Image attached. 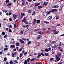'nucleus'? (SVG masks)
I'll return each mask as SVG.
<instances>
[{"instance_id": "obj_37", "label": "nucleus", "mask_w": 64, "mask_h": 64, "mask_svg": "<svg viewBox=\"0 0 64 64\" xmlns=\"http://www.w3.org/2000/svg\"><path fill=\"white\" fill-rule=\"evenodd\" d=\"M2 33L3 35H5V32H2Z\"/></svg>"}, {"instance_id": "obj_59", "label": "nucleus", "mask_w": 64, "mask_h": 64, "mask_svg": "<svg viewBox=\"0 0 64 64\" xmlns=\"http://www.w3.org/2000/svg\"><path fill=\"white\" fill-rule=\"evenodd\" d=\"M16 59L17 60H19V59H20V58H19V57H18L16 58Z\"/></svg>"}, {"instance_id": "obj_9", "label": "nucleus", "mask_w": 64, "mask_h": 64, "mask_svg": "<svg viewBox=\"0 0 64 64\" xmlns=\"http://www.w3.org/2000/svg\"><path fill=\"white\" fill-rule=\"evenodd\" d=\"M36 19H34V20L33 21V23L34 25H35L36 24Z\"/></svg>"}, {"instance_id": "obj_32", "label": "nucleus", "mask_w": 64, "mask_h": 64, "mask_svg": "<svg viewBox=\"0 0 64 64\" xmlns=\"http://www.w3.org/2000/svg\"><path fill=\"white\" fill-rule=\"evenodd\" d=\"M44 23H46V24H49V22L46 21H44Z\"/></svg>"}, {"instance_id": "obj_46", "label": "nucleus", "mask_w": 64, "mask_h": 64, "mask_svg": "<svg viewBox=\"0 0 64 64\" xmlns=\"http://www.w3.org/2000/svg\"><path fill=\"white\" fill-rule=\"evenodd\" d=\"M61 44H62V42H60L59 44V46H60V47L61 46Z\"/></svg>"}, {"instance_id": "obj_42", "label": "nucleus", "mask_w": 64, "mask_h": 64, "mask_svg": "<svg viewBox=\"0 0 64 64\" xmlns=\"http://www.w3.org/2000/svg\"><path fill=\"white\" fill-rule=\"evenodd\" d=\"M31 42L29 41H28V45H29V44H31Z\"/></svg>"}, {"instance_id": "obj_7", "label": "nucleus", "mask_w": 64, "mask_h": 64, "mask_svg": "<svg viewBox=\"0 0 64 64\" xmlns=\"http://www.w3.org/2000/svg\"><path fill=\"white\" fill-rule=\"evenodd\" d=\"M52 12H57L58 11V10L56 9H53L52 10Z\"/></svg>"}, {"instance_id": "obj_36", "label": "nucleus", "mask_w": 64, "mask_h": 64, "mask_svg": "<svg viewBox=\"0 0 64 64\" xmlns=\"http://www.w3.org/2000/svg\"><path fill=\"white\" fill-rule=\"evenodd\" d=\"M24 23L26 24H29V23L26 21H25V22H24Z\"/></svg>"}, {"instance_id": "obj_22", "label": "nucleus", "mask_w": 64, "mask_h": 64, "mask_svg": "<svg viewBox=\"0 0 64 64\" xmlns=\"http://www.w3.org/2000/svg\"><path fill=\"white\" fill-rule=\"evenodd\" d=\"M27 12L29 13H31L32 12V10H28Z\"/></svg>"}, {"instance_id": "obj_6", "label": "nucleus", "mask_w": 64, "mask_h": 64, "mask_svg": "<svg viewBox=\"0 0 64 64\" xmlns=\"http://www.w3.org/2000/svg\"><path fill=\"white\" fill-rule=\"evenodd\" d=\"M56 60L57 61H59V60H60V58L58 57V56H57V55H56Z\"/></svg>"}, {"instance_id": "obj_16", "label": "nucleus", "mask_w": 64, "mask_h": 64, "mask_svg": "<svg viewBox=\"0 0 64 64\" xmlns=\"http://www.w3.org/2000/svg\"><path fill=\"white\" fill-rule=\"evenodd\" d=\"M43 8V6H38V9H40V8Z\"/></svg>"}, {"instance_id": "obj_63", "label": "nucleus", "mask_w": 64, "mask_h": 64, "mask_svg": "<svg viewBox=\"0 0 64 64\" xmlns=\"http://www.w3.org/2000/svg\"><path fill=\"white\" fill-rule=\"evenodd\" d=\"M60 50L61 52H63V49H60Z\"/></svg>"}, {"instance_id": "obj_15", "label": "nucleus", "mask_w": 64, "mask_h": 64, "mask_svg": "<svg viewBox=\"0 0 64 64\" xmlns=\"http://www.w3.org/2000/svg\"><path fill=\"white\" fill-rule=\"evenodd\" d=\"M12 5V3L11 2H9L8 3V5L7 6L8 7H9V6H11Z\"/></svg>"}, {"instance_id": "obj_26", "label": "nucleus", "mask_w": 64, "mask_h": 64, "mask_svg": "<svg viewBox=\"0 0 64 64\" xmlns=\"http://www.w3.org/2000/svg\"><path fill=\"white\" fill-rule=\"evenodd\" d=\"M62 9H64V6L63 5H62L60 8L61 10H62Z\"/></svg>"}, {"instance_id": "obj_44", "label": "nucleus", "mask_w": 64, "mask_h": 64, "mask_svg": "<svg viewBox=\"0 0 64 64\" xmlns=\"http://www.w3.org/2000/svg\"><path fill=\"white\" fill-rule=\"evenodd\" d=\"M48 50L49 51H51V48H48Z\"/></svg>"}, {"instance_id": "obj_11", "label": "nucleus", "mask_w": 64, "mask_h": 64, "mask_svg": "<svg viewBox=\"0 0 64 64\" xmlns=\"http://www.w3.org/2000/svg\"><path fill=\"white\" fill-rule=\"evenodd\" d=\"M16 46H20V44L19 42H16Z\"/></svg>"}, {"instance_id": "obj_52", "label": "nucleus", "mask_w": 64, "mask_h": 64, "mask_svg": "<svg viewBox=\"0 0 64 64\" xmlns=\"http://www.w3.org/2000/svg\"><path fill=\"white\" fill-rule=\"evenodd\" d=\"M14 55H17V52H15L14 53Z\"/></svg>"}, {"instance_id": "obj_25", "label": "nucleus", "mask_w": 64, "mask_h": 64, "mask_svg": "<svg viewBox=\"0 0 64 64\" xmlns=\"http://www.w3.org/2000/svg\"><path fill=\"white\" fill-rule=\"evenodd\" d=\"M45 51H46V52H48L49 51L48 49L47 48H46L45 49Z\"/></svg>"}, {"instance_id": "obj_50", "label": "nucleus", "mask_w": 64, "mask_h": 64, "mask_svg": "<svg viewBox=\"0 0 64 64\" xmlns=\"http://www.w3.org/2000/svg\"><path fill=\"white\" fill-rule=\"evenodd\" d=\"M23 11H24V12H25V11H26V8H24L23 10Z\"/></svg>"}, {"instance_id": "obj_13", "label": "nucleus", "mask_w": 64, "mask_h": 64, "mask_svg": "<svg viewBox=\"0 0 64 64\" xmlns=\"http://www.w3.org/2000/svg\"><path fill=\"white\" fill-rule=\"evenodd\" d=\"M41 37H42V36H41V35H38V38H37V40H38V39H40V38H41Z\"/></svg>"}, {"instance_id": "obj_62", "label": "nucleus", "mask_w": 64, "mask_h": 64, "mask_svg": "<svg viewBox=\"0 0 64 64\" xmlns=\"http://www.w3.org/2000/svg\"><path fill=\"white\" fill-rule=\"evenodd\" d=\"M22 27L24 28H25L26 27V26L25 25H22Z\"/></svg>"}, {"instance_id": "obj_61", "label": "nucleus", "mask_w": 64, "mask_h": 64, "mask_svg": "<svg viewBox=\"0 0 64 64\" xmlns=\"http://www.w3.org/2000/svg\"><path fill=\"white\" fill-rule=\"evenodd\" d=\"M22 56H23V54L22 53H21L20 54V57H22Z\"/></svg>"}, {"instance_id": "obj_56", "label": "nucleus", "mask_w": 64, "mask_h": 64, "mask_svg": "<svg viewBox=\"0 0 64 64\" xmlns=\"http://www.w3.org/2000/svg\"><path fill=\"white\" fill-rule=\"evenodd\" d=\"M58 64H62V62H59L58 63Z\"/></svg>"}, {"instance_id": "obj_28", "label": "nucleus", "mask_w": 64, "mask_h": 64, "mask_svg": "<svg viewBox=\"0 0 64 64\" xmlns=\"http://www.w3.org/2000/svg\"><path fill=\"white\" fill-rule=\"evenodd\" d=\"M54 46L55 48L58 47V44H55Z\"/></svg>"}, {"instance_id": "obj_10", "label": "nucleus", "mask_w": 64, "mask_h": 64, "mask_svg": "<svg viewBox=\"0 0 64 64\" xmlns=\"http://www.w3.org/2000/svg\"><path fill=\"white\" fill-rule=\"evenodd\" d=\"M40 3H41V2L36 3V4H34V5H35V6H39V5H40Z\"/></svg>"}, {"instance_id": "obj_31", "label": "nucleus", "mask_w": 64, "mask_h": 64, "mask_svg": "<svg viewBox=\"0 0 64 64\" xmlns=\"http://www.w3.org/2000/svg\"><path fill=\"white\" fill-rule=\"evenodd\" d=\"M59 33V32H56L54 33V35H56V34H57Z\"/></svg>"}, {"instance_id": "obj_41", "label": "nucleus", "mask_w": 64, "mask_h": 64, "mask_svg": "<svg viewBox=\"0 0 64 64\" xmlns=\"http://www.w3.org/2000/svg\"><path fill=\"white\" fill-rule=\"evenodd\" d=\"M59 19V16H57L56 17V19Z\"/></svg>"}, {"instance_id": "obj_1", "label": "nucleus", "mask_w": 64, "mask_h": 64, "mask_svg": "<svg viewBox=\"0 0 64 64\" xmlns=\"http://www.w3.org/2000/svg\"><path fill=\"white\" fill-rule=\"evenodd\" d=\"M22 40L21 39L19 40V41L21 43H24V41H26V38H22Z\"/></svg>"}, {"instance_id": "obj_33", "label": "nucleus", "mask_w": 64, "mask_h": 64, "mask_svg": "<svg viewBox=\"0 0 64 64\" xmlns=\"http://www.w3.org/2000/svg\"><path fill=\"white\" fill-rule=\"evenodd\" d=\"M9 28H12V25L11 24H10L8 26Z\"/></svg>"}, {"instance_id": "obj_57", "label": "nucleus", "mask_w": 64, "mask_h": 64, "mask_svg": "<svg viewBox=\"0 0 64 64\" xmlns=\"http://www.w3.org/2000/svg\"><path fill=\"white\" fill-rule=\"evenodd\" d=\"M57 56L58 57H60V55L59 54H58V55H57Z\"/></svg>"}, {"instance_id": "obj_2", "label": "nucleus", "mask_w": 64, "mask_h": 64, "mask_svg": "<svg viewBox=\"0 0 64 64\" xmlns=\"http://www.w3.org/2000/svg\"><path fill=\"white\" fill-rule=\"evenodd\" d=\"M52 8H57L59 7V6L58 5H54V6H52Z\"/></svg>"}, {"instance_id": "obj_45", "label": "nucleus", "mask_w": 64, "mask_h": 64, "mask_svg": "<svg viewBox=\"0 0 64 64\" xmlns=\"http://www.w3.org/2000/svg\"><path fill=\"white\" fill-rule=\"evenodd\" d=\"M6 60H7V58H5L4 59V61H6Z\"/></svg>"}, {"instance_id": "obj_43", "label": "nucleus", "mask_w": 64, "mask_h": 64, "mask_svg": "<svg viewBox=\"0 0 64 64\" xmlns=\"http://www.w3.org/2000/svg\"><path fill=\"white\" fill-rule=\"evenodd\" d=\"M40 54H41V55H42V56H45V54H44L43 53H40Z\"/></svg>"}, {"instance_id": "obj_23", "label": "nucleus", "mask_w": 64, "mask_h": 64, "mask_svg": "<svg viewBox=\"0 0 64 64\" xmlns=\"http://www.w3.org/2000/svg\"><path fill=\"white\" fill-rule=\"evenodd\" d=\"M40 22V20H36V23L37 24H38V23H39Z\"/></svg>"}, {"instance_id": "obj_58", "label": "nucleus", "mask_w": 64, "mask_h": 64, "mask_svg": "<svg viewBox=\"0 0 64 64\" xmlns=\"http://www.w3.org/2000/svg\"><path fill=\"white\" fill-rule=\"evenodd\" d=\"M28 2H26V5H28Z\"/></svg>"}, {"instance_id": "obj_38", "label": "nucleus", "mask_w": 64, "mask_h": 64, "mask_svg": "<svg viewBox=\"0 0 64 64\" xmlns=\"http://www.w3.org/2000/svg\"><path fill=\"white\" fill-rule=\"evenodd\" d=\"M14 62L15 63H18L17 61V60H14Z\"/></svg>"}, {"instance_id": "obj_5", "label": "nucleus", "mask_w": 64, "mask_h": 64, "mask_svg": "<svg viewBox=\"0 0 64 64\" xmlns=\"http://www.w3.org/2000/svg\"><path fill=\"white\" fill-rule=\"evenodd\" d=\"M52 18V16H49L47 18V20L48 21H49V20H51Z\"/></svg>"}, {"instance_id": "obj_54", "label": "nucleus", "mask_w": 64, "mask_h": 64, "mask_svg": "<svg viewBox=\"0 0 64 64\" xmlns=\"http://www.w3.org/2000/svg\"><path fill=\"white\" fill-rule=\"evenodd\" d=\"M7 55L8 56H10V53H8L7 54Z\"/></svg>"}, {"instance_id": "obj_24", "label": "nucleus", "mask_w": 64, "mask_h": 64, "mask_svg": "<svg viewBox=\"0 0 64 64\" xmlns=\"http://www.w3.org/2000/svg\"><path fill=\"white\" fill-rule=\"evenodd\" d=\"M26 18H24L22 20V22H24L25 21H26Z\"/></svg>"}, {"instance_id": "obj_64", "label": "nucleus", "mask_w": 64, "mask_h": 64, "mask_svg": "<svg viewBox=\"0 0 64 64\" xmlns=\"http://www.w3.org/2000/svg\"><path fill=\"white\" fill-rule=\"evenodd\" d=\"M6 37H7V35H5L4 36V38H6Z\"/></svg>"}, {"instance_id": "obj_3", "label": "nucleus", "mask_w": 64, "mask_h": 64, "mask_svg": "<svg viewBox=\"0 0 64 64\" xmlns=\"http://www.w3.org/2000/svg\"><path fill=\"white\" fill-rule=\"evenodd\" d=\"M23 16H25V14L24 13H22L21 12L20 13V19H22L23 17Z\"/></svg>"}, {"instance_id": "obj_30", "label": "nucleus", "mask_w": 64, "mask_h": 64, "mask_svg": "<svg viewBox=\"0 0 64 64\" xmlns=\"http://www.w3.org/2000/svg\"><path fill=\"white\" fill-rule=\"evenodd\" d=\"M27 60H24V64H27Z\"/></svg>"}, {"instance_id": "obj_8", "label": "nucleus", "mask_w": 64, "mask_h": 64, "mask_svg": "<svg viewBox=\"0 0 64 64\" xmlns=\"http://www.w3.org/2000/svg\"><path fill=\"white\" fill-rule=\"evenodd\" d=\"M48 3V2H44L43 4V6H47Z\"/></svg>"}, {"instance_id": "obj_29", "label": "nucleus", "mask_w": 64, "mask_h": 64, "mask_svg": "<svg viewBox=\"0 0 64 64\" xmlns=\"http://www.w3.org/2000/svg\"><path fill=\"white\" fill-rule=\"evenodd\" d=\"M41 57V54L40 53H39L38 54V56L37 57V58H40Z\"/></svg>"}, {"instance_id": "obj_48", "label": "nucleus", "mask_w": 64, "mask_h": 64, "mask_svg": "<svg viewBox=\"0 0 64 64\" xmlns=\"http://www.w3.org/2000/svg\"><path fill=\"white\" fill-rule=\"evenodd\" d=\"M2 53H3V51L0 52V55H1L2 54Z\"/></svg>"}, {"instance_id": "obj_39", "label": "nucleus", "mask_w": 64, "mask_h": 64, "mask_svg": "<svg viewBox=\"0 0 64 64\" xmlns=\"http://www.w3.org/2000/svg\"><path fill=\"white\" fill-rule=\"evenodd\" d=\"M49 33V32L48 31H46V34H48Z\"/></svg>"}, {"instance_id": "obj_27", "label": "nucleus", "mask_w": 64, "mask_h": 64, "mask_svg": "<svg viewBox=\"0 0 64 64\" xmlns=\"http://www.w3.org/2000/svg\"><path fill=\"white\" fill-rule=\"evenodd\" d=\"M44 54L46 56H49V54H48V53H45Z\"/></svg>"}, {"instance_id": "obj_14", "label": "nucleus", "mask_w": 64, "mask_h": 64, "mask_svg": "<svg viewBox=\"0 0 64 64\" xmlns=\"http://www.w3.org/2000/svg\"><path fill=\"white\" fill-rule=\"evenodd\" d=\"M15 46L13 45H10V48H15Z\"/></svg>"}, {"instance_id": "obj_4", "label": "nucleus", "mask_w": 64, "mask_h": 64, "mask_svg": "<svg viewBox=\"0 0 64 64\" xmlns=\"http://www.w3.org/2000/svg\"><path fill=\"white\" fill-rule=\"evenodd\" d=\"M12 17L14 20H15L16 19V18H17V15L13 14Z\"/></svg>"}, {"instance_id": "obj_47", "label": "nucleus", "mask_w": 64, "mask_h": 64, "mask_svg": "<svg viewBox=\"0 0 64 64\" xmlns=\"http://www.w3.org/2000/svg\"><path fill=\"white\" fill-rule=\"evenodd\" d=\"M10 64H13V62H12V61H10Z\"/></svg>"}, {"instance_id": "obj_20", "label": "nucleus", "mask_w": 64, "mask_h": 64, "mask_svg": "<svg viewBox=\"0 0 64 64\" xmlns=\"http://www.w3.org/2000/svg\"><path fill=\"white\" fill-rule=\"evenodd\" d=\"M56 41H54L51 42V44H55V43H56Z\"/></svg>"}, {"instance_id": "obj_12", "label": "nucleus", "mask_w": 64, "mask_h": 64, "mask_svg": "<svg viewBox=\"0 0 64 64\" xmlns=\"http://www.w3.org/2000/svg\"><path fill=\"white\" fill-rule=\"evenodd\" d=\"M22 6H23L25 5V1L24 0H22Z\"/></svg>"}, {"instance_id": "obj_21", "label": "nucleus", "mask_w": 64, "mask_h": 64, "mask_svg": "<svg viewBox=\"0 0 64 64\" xmlns=\"http://www.w3.org/2000/svg\"><path fill=\"white\" fill-rule=\"evenodd\" d=\"M20 35H22L23 34V31L21 30L20 31Z\"/></svg>"}, {"instance_id": "obj_18", "label": "nucleus", "mask_w": 64, "mask_h": 64, "mask_svg": "<svg viewBox=\"0 0 64 64\" xmlns=\"http://www.w3.org/2000/svg\"><path fill=\"white\" fill-rule=\"evenodd\" d=\"M9 49V48H4V49L3 50V51H7L8 50V49Z\"/></svg>"}, {"instance_id": "obj_34", "label": "nucleus", "mask_w": 64, "mask_h": 64, "mask_svg": "<svg viewBox=\"0 0 64 64\" xmlns=\"http://www.w3.org/2000/svg\"><path fill=\"white\" fill-rule=\"evenodd\" d=\"M14 53H12V57H15V56L14 55Z\"/></svg>"}, {"instance_id": "obj_49", "label": "nucleus", "mask_w": 64, "mask_h": 64, "mask_svg": "<svg viewBox=\"0 0 64 64\" xmlns=\"http://www.w3.org/2000/svg\"><path fill=\"white\" fill-rule=\"evenodd\" d=\"M60 13H62V12H63V11L62 10H61V9H60Z\"/></svg>"}, {"instance_id": "obj_51", "label": "nucleus", "mask_w": 64, "mask_h": 64, "mask_svg": "<svg viewBox=\"0 0 64 64\" xmlns=\"http://www.w3.org/2000/svg\"><path fill=\"white\" fill-rule=\"evenodd\" d=\"M35 60V59L34 58H33L31 60V61H34V60Z\"/></svg>"}, {"instance_id": "obj_17", "label": "nucleus", "mask_w": 64, "mask_h": 64, "mask_svg": "<svg viewBox=\"0 0 64 64\" xmlns=\"http://www.w3.org/2000/svg\"><path fill=\"white\" fill-rule=\"evenodd\" d=\"M52 12V10H51L48 11V12H46V13L47 14H50V13H51Z\"/></svg>"}, {"instance_id": "obj_19", "label": "nucleus", "mask_w": 64, "mask_h": 64, "mask_svg": "<svg viewBox=\"0 0 64 64\" xmlns=\"http://www.w3.org/2000/svg\"><path fill=\"white\" fill-rule=\"evenodd\" d=\"M54 60V59L53 58H50V62H52V61H53Z\"/></svg>"}, {"instance_id": "obj_55", "label": "nucleus", "mask_w": 64, "mask_h": 64, "mask_svg": "<svg viewBox=\"0 0 64 64\" xmlns=\"http://www.w3.org/2000/svg\"><path fill=\"white\" fill-rule=\"evenodd\" d=\"M6 48H8V46L7 45H6L4 46Z\"/></svg>"}, {"instance_id": "obj_35", "label": "nucleus", "mask_w": 64, "mask_h": 64, "mask_svg": "<svg viewBox=\"0 0 64 64\" xmlns=\"http://www.w3.org/2000/svg\"><path fill=\"white\" fill-rule=\"evenodd\" d=\"M30 58H28L27 59V61L28 63V62H29V61H30Z\"/></svg>"}, {"instance_id": "obj_53", "label": "nucleus", "mask_w": 64, "mask_h": 64, "mask_svg": "<svg viewBox=\"0 0 64 64\" xmlns=\"http://www.w3.org/2000/svg\"><path fill=\"white\" fill-rule=\"evenodd\" d=\"M16 27H17V25H16V24H14V28H16Z\"/></svg>"}, {"instance_id": "obj_60", "label": "nucleus", "mask_w": 64, "mask_h": 64, "mask_svg": "<svg viewBox=\"0 0 64 64\" xmlns=\"http://www.w3.org/2000/svg\"><path fill=\"white\" fill-rule=\"evenodd\" d=\"M9 32H10V33L12 32V30L11 29H9Z\"/></svg>"}, {"instance_id": "obj_40", "label": "nucleus", "mask_w": 64, "mask_h": 64, "mask_svg": "<svg viewBox=\"0 0 64 64\" xmlns=\"http://www.w3.org/2000/svg\"><path fill=\"white\" fill-rule=\"evenodd\" d=\"M6 3H9V0H6Z\"/></svg>"}]
</instances>
